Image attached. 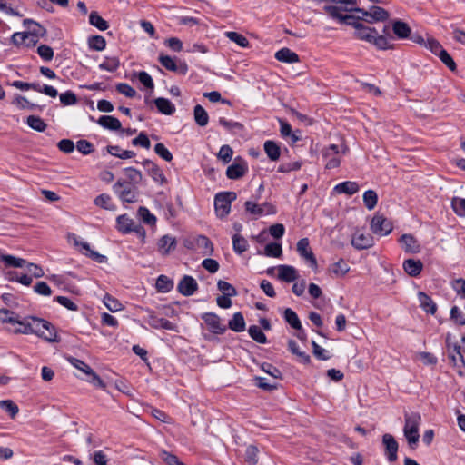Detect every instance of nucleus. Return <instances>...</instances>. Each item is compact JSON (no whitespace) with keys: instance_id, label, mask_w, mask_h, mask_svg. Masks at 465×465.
I'll list each match as a JSON object with an SVG mask.
<instances>
[{"instance_id":"42","label":"nucleus","mask_w":465,"mask_h":465,"mask_svg":"<svg viewBox=\"0 0 465 465\" xmlns=\"http://www.w3.org/2000/svg\"><path fill=\"white\" fill-rule=\"evenodd\" d=\"M248 247V242L244 237L239 233H235L232 236V249L235 253L242 254L247 251Z\"/></svg>"},{"instance_id":"37","label":"nucleus","mask_w":465,"mask_h":465,"mask_svg":"<svg viewBox=\"0 0 465 465\" xmlns=\"http://www.w3.org/2000/svg\"><path fill=\"white\" fill-rule=\"evenodd\" d=\"M12 104L16 105L19 109H27V110H31V111H34L36 109L42 111L44 108V106L37 105V104L31 103L30 101L27 100L26 97L20 95V94L15 95Z\"/></svg>"},{"instance_id":"29","label":"nucleus","mask_w":465,"mask_h":465,"mask_svg":"<svg viewBox=\"0 0 465 465\" xmlns=\"http://www.w3.org/2000/svg\"><path fill=\"white\" fill-rule=\"evenodd\" d=\"M75 244L78 246H81L82 250H84L85 252H84V255L91 258L92 260L99 262V263H104L107 262V257L105 255L100 254L99 252L92 250L90 248V244L86 242H75Z\"/></svg>"},{"instance_id":"16","label":"nucleus","mask_w":465,"mask_h":465,"mask_svg":"<svg viewBox=\"0 0 465 465\" xmlns=\"http://www.w3.org/2000/svg\"><path fill=\"white\" fill-rule=\"evenodd\" d=\"M297 252L299 255L305 259L312 267L317 266V260L313 254L308 238H302L297 242Z\"/></svg>"},{"instance_id":"53","label":"nucleus","mask_w":465,"mask_h":465,"mask_svg":"<svg viewBox=\"0 0 465 465\" xmlns=\"http://www.w3.org/2000/svg\"><path fill=\"white\" fill-rule=\"evenodd\" d=\"M120 66V61L117 57H106L105 60L99 64V68L104 71L114 73Z\"/></svg>"},{"instance_id":"60","label":"nucleus","mask_w":465,"mask_h":465,"mask_svg":"<svg viewBox=\"0 0 465 465\" xmlns=\"http://www.w3.org/2000/svg\"><path fill=\"white\" fill-rule=\"evenodd\" d=\"M0 407L5 412H7L12 418H14L18 413V406L14 403L11 400H3L0 401Z\"/></svg>"},{"instance_id":"27","label":"nucleus","mask_w":465,"mask_h":465,"mask_svg":"<svg viewBox=\"0 0 465 465\" xmlns=\"http://www.w3.org/2000/svg\"><path fill=\"white\" fill-rule=\"evenodd\" d=\"M360 187L356 182L345 181L336 184L333 188L337 193H345L347 195H353L359 191Z\"/></svg>"},{"instance_id":"58","label":"nucleus","mask_w":465,"mask_h":465,"mask_svg":"<svg viewBox=\"0 0 465 465\" xmlns=\"http://www.w3.org/2000/svg\"><path fill=\"white\" fill-rule=\"evenodd\" d=\"M258 449L253 445L247 447L244 455V460L248 465H256L258 462Z\"/></svg>"},{"instance_id":"38","label":"nucleus","mask_w":465,"mask_h":465,"mask_svg":"<svg viewBox=\"0 0 465 465\" xmlns=\"http://www.w3.org/2000/svg\"><path fill=\"white\" fill-rule=\"evenodd\" d=\"M349 270L350 267L343 259H340L329 267V272L335 277H343Z\"/></svg>"},{"instance_id":"23","label":"nucleus","mask_w":465,"mask_h":465,"mask_svg":"<svg viewBox=\"0 0 465 465\" xmlns=\"http://www.w3.org/2000/svg\"><path fill=\"white\" fill-rule=\"evenodd\" d=\"M176 239L171 235H163L158 241V251L162 255H167L176 247Z\"/></svg>"},{"instance_id":"64","label":"nucleus","mask_w":465,"mask_h":465,"mask_svg":"<svg viewBox=\"0 0 465 465\" xmlns=\"http://www.w3.org/2000/svg\"><path fill=\"white\" fill-rule=\"evenodd\" d=\"M160 458L167 464V465H184L178 457L174 454L168 452L167 450H161Z\"/></svg>"},{"instance_id":"17","label":"nucleus","mask_w":465,"mask_h":465,"mask_svg":"<svg viewBox=\"0 0 465 465\" xmlns=\"http://www.w3.org/2000/svg\"><path fill=\"white\" fill-rule=\"evenodd\" d=\"M399 242L406 253L416 254L420 252V244L419 243L418 240L411 233L402 234L399 239Z\"/></svg>"},{"instance_id":"61","label":"nucleus","mask_w":465,"mask_h":465,"mask_svg":"<svg viewBox=\"0 0 465 465\" xmlns=\"http://www.w3.org/2000/svg\"><path fill=\"white\" fill-rule=\"evenodd\" d=\"M450 319L457 325H460V326L465 325V314L458 306H453L451 308V310H450Z\"/></svg>"},{"instance_id":"18","label":"nucleus","mask_w":465,"mask_h":465,"mask_svg":"<svg viewBox=\"0 0 465 465\" xmlns=\"http://www.w3.org/2000/svg\"><path fill=\"white\" fill-rule=\"evenodd\" d=\"M177 290L183 296H191L198 290V283L193 277L184 275L179 282Z\"/></svg>"},{"instance_id":"21","label":"nucleus","mask_w":465,"mask_h":465,"mask_svg":"<svg viewBox=\"0 0 465 465\" xmlns=\"http://www.w3.org/2000/svg\"><path fill=\"white\" fill-rule=\"evenodd\" d=\"M418 300L420 302V307L425 312L430 313L431 315H434L436 313L438 307L430 296H429L427 293L423 292H419Z\"/></svg>"},{"instance_id":"34","label":"nucleus","mask_w":465,"mask_h":465,"mask_svg":"<svg viewBox=\"0 0 465 465\" xmlns=\"http://www.w3.org/2000/svg\"><path fill=\"white\" fill-rule=\"evenodd\" d=\"M245 321L241 312H235L228 322V328L235 332H242L245 330Z\"/></svg>"},{"instance_id":"9","label":"nucleus","mask_w":465,"mask_h":465,"mask_svg":"<svg viewBox=\"0 0 465 465\" xmlns=\"http://www.w3.org/2000/svg\"><path fill=\"white\" fill-rule=\"evenodd\" d=\"M201 319L213 334L222 335L227 330V326L222 323L221 318L214 312H204L201 315Z\"/></svg>"},{"instance_id":"4","label":"nucleus","mask_w":465,"mask_h":465,"mask_svg":"<svg viewBox=\"0 0 465 465\" xmlns=\"http://www.w3.org/2000/svg\"><path fill=\"white\" fill-rule=\"evenodd\" d=\"M113 191L124 203H134L138 201V187L125 183L123 178L118 179L113 185Z\"/></svg>"},{"instance_id":"62","label":"nucleus","mask_w":465,"mask_h":465,"mask_svg":"<svg viewBox=\"0 0 465 465\" xmlns=\"http://www.w3.org/2000/svg\"><path fill=\"white\" fill-rule=\"evenodd\" d=\"M154 152L166 162H171L173 160L172 153L162 143H158L154 145Z\"/></svg>"},{"instance_id":"57","label":"nucleus","mask_w":465,"mask_h":465,"mask_svg":"<svg viewBox=\"0 0 465 465\" xmlns=\"http://www.w3.org/2000/svg\"><path fill=\"white\" fill-rule=\"evenodd\" d=\"M282 253V244L270 242L265 245L264 254L268 257H280Z\"/></svg>"},{"instance_id":"20","label":"nucleus","mask_w":465,"mask_h":465,"mask_svg":"<svg viewBox=\"0 0 465 465\" xmlns=\"http://www.w3.org/2000/svg\"><path fill=\"white\" fill-rule=\"evenodd\" d=\"M351 245L357 250H365L373 245V238L369 233H356L352 237Z\"/></svg>"},{"instance_id":"12","label":"nucleus","mask_w":465,"mask_h":465,"mask_svg":"<svg viewBox=\"0 0 465 465\" xmlns=\"http://www.w3.org/2000/svg\"><path fill=\"white\" fill-rule=\"evenodd\" d=\"M248 171V165L245 160L236 157L234 162L227 167L226 176L232 180H238L245 175Z\"/></svg>"},{"instance_id":"26","label":"nucleus","mask_w":465,"mask_h":465,"mask_svg":"<svg viewBox=\"0 0 465 465\" xmlns=\"http://www.w3.org/2000/svg\"><path fill=\"white\" fill-rule=\"evenodd\" d=\"M275 59L279 62L293 64L300 61L299 55L287 47H283L275 53Z\"/></svg>"},{"instance_id":"1","label":"nucleus","mask_w":465,"mask_h":465,"mask_svg":"<svg viewBox=\"0 0 465 465\" xmlns=\"http://www.w3.org/2000/svg\"><path fill=\"white\" fill-rule=\"evenodd\" d=\"M403 434L411 449L415 450L418 446L420 434L419 428L421 422V416L419 412L405 413Z\"/></svg>"},{"instance_id":"43","label":"nucleus","mask_w":465,"mask_h":465,"mask_svg":"<svg viewBox=\"0 0 465 465\" xmlns=\"http://www.w3.org/2000/svg\"><path fill=\"white\" fill-rule=\"evenodd\" d=\"M283 318L287 323L291 325L294 330L302 329L301 321L297 315V313L291 308H287L284 310Z\"/></svg>"},{"instance_id":"39","label":"nucleus","mask_w":465,"mask_h":465,"mask_svg":"<svg viewBox=\"0 0 465 465\" xmlns=\"http://www.w3.org/2000/svg\"><path fill=\"white\" fill-rule=\"evenodd\" d=\"M193 117L195 123L201 126L204 127L208 124L209 115L206 110L200 104H197L193 108Z\"/></svg>"},{"instance_id":"31","label":"nucleus","mask_w":465,"mask_h":465,"mask_svg":"<svg viewBox=\"0 0 465 465\" xmlns=\"http://www.w3.org/2000/svg\"><path fill=\"white\" fill-rule=\"evenodd\" d=\"M124 173L126 177L125 179H124V181L125 183H131L138 187V185L141 183L143 180V174L141 171L134 167H127L124 169Z\"/></svg>"},{"instance_id":"36","label":"nucleus","mask_w":465,"mask_h":465,"mask_svg":"<svg viewBox=\"0 0 465 465\" xmlns=\"http://www.w3.org/2000/svg\"><path fill=\"white\" fill-rule=\"evenodd\" d=\"M263 149L271 161L274 162L279 160L281 155V149L274 141L267 140L263 144Z\"/></svg>"},{"instance_id":"5","label":"nucleus","mask_w":465,"mask_h":465,"mask_svg":"<svg viewBox=\"0 0 465 465\" xmlns=\"http://www.w3.org/2000/svg\"><path fill=\"white\" fill-rule=\"evenodd\" d=\"M237 198L234 192H220L214 196V210L217 217L223 219L231 212V205Z\"/></svg>"},{"instance_id":"63","label":"nucleus","mask_w":465,"mask_h":465,"mask_svg":"<svg viewBox=\"0 0 465 465\" xmlns=\"http://www.w3.org/2000/svg\"><path fill=\"white\" fill-rule=\"evenodd\" d=\"M451 206L453 208L454 213L460 216H465V199L455 197L452 199Z\"/></svg>"},{"instance_id":"8","label":"nucleus","mask_w":465,"mask_h":465,"mask_svg":"<svg viewBox=\"0 0 465 465\" xmlns=\"http://www.w3.org/2000/svg\"><path fill=\"white\" fill-rule=\"evenodd\" d=\"M371 230L374 234L386 236L393 229L391 222L382 214L376 213L371 221Z\"/></svg>"},{"instance_id":"51","label":"nucleus","mask_w":465,"mask_h":465,"mask_svg":"<svg viewBox=\"0 0 465 465\" xmlns=\"http://www.w3.org/2000/svg\"><path fill=\"white\" fill-rule=\"evenodd\" d=\"M378 203V194L374 190H367L363 193V203L368 210H373Z\"/></svg>"},{"instance_id":"33","label":"nucleus","mask_w":465,"mask_h":465,"mask_svg":"<svg viewBox=\"0 0 465 465\" xmlns=\"http://www.w3.org/2000/svg\"><path fill=\"white\" fill-rule=\"evenodd\" d=\"M289 351L299 358V361L303 364L311 363V357L305 351L300 350L299 345L294 340H289L288 341Z\"/></svg>"},{"instance_id":"56","label":"nucleus","mask_w":465,"mask_h":465,"mask_svg":"<svg viewBox=\"0 0 465 465\" xmlns=\"http://www.w3.org/2000/svg\"><path fill=\"white\" fill-rule=\"evenodd\" d=\"M217 288L225 296L233 297L237 295L236 289L225 281L219 280L217 282Z\"/></svg>"},{"instance_id":"54","label":"nucleus","mask_w":465,"mask_h":465,"mask_svg":"<svg viewBox=\"0 0 465 465\" xmlns=\"http://www.w3.org/2000/svg\"><path fill=\"white\" fill-rule=\"evenodd\" d=\"M225 35L232 42L237 44L241 47H248L250 43L248 39L242 34H239L234 31H228L225 33Z\"/></svg>"},{"instance_id":"35","label":"nucleus","mask_w":465,"mask_h":465,"mask_svg":"<svg viewBox=\"0 0 465 465\" xmlns=\"http://www.w3.org/2000/svg\"><path fill=\"white\" fill-rule=\"evenodd\" d=\"M117 222V229L122 233L131 232L132 230H135L134 228V222L131 219L127 214L119 215L116 219Z\"/></svg>"},{"instance_id":"52","label":"nucleus","mask_w":465,"mask_h":465,"mask_svg":"<svg viewBox=\"0 0 465 465\" xmlns=\"http://www.w3.org/2000/svg\"><path fill=\"white\" fill-rule=\"evenodd\" d=\"M94 203L105 210H114L115 208L112 202V198L107 193H101L94 199Z\"/></svg>"},{"instance_id":"19","label":"nucleus","mask_w":465,"mask_h":465,"mask_svg":"<svg viewBox=\"0 0 465 465\" xmlns=\"http://www.w3.org/2000/svg\"><path fill=\"white\" fill-rule=\"evenodd\" d=\"M376 31L377 30L375 28L367 26V25H363L362 23L357 24V25H355L354 36L357 39H360L361 41H365V42H368L371 44L374 35L376 34Z\"/></svg>"},{"instance_id":"7","label":"nucleus","mask_w":465,"mask_h":465,"mask_svg":"<svg viewBox=\"0 0 465 465\" xmlns=\"http://www.w3.org/2000/svg\"><path fill=\"white\" fill-rule=\"evenodd\" d=\"M447 348L449 351V361L450 363H451L456 370V372L460 376L465 375V360L463 357V354L461 353L460 346L457 343L450 345V343H447Z\"/></svg>"},{"instance_id":"28","label":"nucleus","mask_w":465,"mask_h":465,"mask_svg":"<svg viewBox=\"0 0 465 465\" xmlns=\"http://www.w3.org/2000/svg\"><path fill=\"white\" fill-rule=\"evenodd\" d=\"M97 123L102 127L111 131H119L122 129L121 122L112 115H102L97 120Z\"/></svg>"},{"instance_id":"59","label":"nucleus","mask_w":465,"mask_h":465,"mask_svg":"<svg viewBox=\"0 0 465 465\" xmlns=\"http://www.w3.org/2000/svg\"><path fill=\"white\" fill-rule=\"evenodd\" d=\"M138 214L146 224L155 225L157 219L146 207H140L138 209Z\"/></svg>"},{"instance_id":"24","label":"nucleus","mask_w":465,"mask_h":465,"mask_svg":"<svg viewBox=\"0 0 465 465\" xmlns=\"http://www.w3.org/2000/svg\"><path fill=\"white\" fill-rule=\"evenodd\" d=\"M403 269L408 275L417 277L423 269V263L420 260L407 259L403 262Z\"/></svg>"},{"instance_id":"32","label":"nucleus","mask_w":465,"mask_h":465,"mask_svg":"<svg viewBox=\"0 0 465 465\" xmlns=\"http://www.w3.org/2000/svg\"><path fill=\"white\" fill-rule=\"evenodd\" d=\"M24 25L29 30V32L26 33L36 38L44 36L46 33V29L45 27L32 19H25Z\"/></svg>"},{"instance_id":"22","label":"nucleus","mask_w":465,"mask_h":465,"mask_svg":"<svg viewBox=\"0 0 465 465\" xmlns=\"http://www.w3.org/2000/svg\"><path fill=\"white\" fill-rule=\"evenodd\" d=\"M391 30L399 39H406L411 35V27L409 25L400 19L394 20L391 24Z\"/></svg>"},{"instance_id":"55","label":"nucleus","mask_w":465,"mask_h":465,"mask_svg":"<svg viewBox=\"0 0 465 465\" xmlns=\"http://www.w3.org/2000/svg\"><path fill=\"white\" fill-rule=\"evenodd\" d=\"M104 304L112 312H115L123 309L122 303L116 298L111 296L110 294L104 295Z\"/></svg>"},{"instance_id":"50","label":"nucleus","mask_w":465,"mask_h":465,"mask_svg":"<svg viewBox=\"0 0 465 465\" xmlns=\"http://www.w3.org/2000/svg\"><path fill=\"white\" fill-rule=\"evenodd\" d=\"M26 124L29 127L37 132H44L47 127L45 122L39 116L35 115H29L26 119Z\"/></svg>"},{"instance_id":"11","label":"nucleus","mask_w":465,"mask_h":465,"mask_svg":"<svg viewBox=\"0 0 465 465\" xmlns=\"http://www.w3.org/2000/svg\"><path fill=\"white\" fill-rule=\"evenodd\" d=\"M188 249H196L203 255H212L213 252V244L205 235H198L192 242L185 245Z\"/></svg>"},{"instance_id":"3","label":"nucleus","mask_w":465,"mask_h":465,"mask_svg":"<svg viewBox=\"0 0 465 465\" xmlns=\"http://www.w3.org/2000/svg\"><path fill=\"white\" fill-rule=\"evenodd\" d=\"M323 9L331 18L338 20L341 24L352 25L354 28L357 24H361V20H362V15L356 16L346 13L347 11H355V8L350 7L343 9L336 5H325Z\"/></svg>"},{"instance_id":"25","label":"nucleus","mask_w":465,"mask_h":465,"mask_svg":"<svg viewBox=\"0 0 465 465\" xmlns=\"http://www.w3.org/2000/svg\"><path fill=\"white\" fill-rule=\"evenodd\" d=\"M278 278L286 282H294L298 278L296 269L291 265L278 266Z\"/></svg>"},{"instance_id":"10","label":"nucleus","mask_w":465,"mask_h":465,"mask_svg":"<svg viewBox=\"0 0 465 465\" xmlns=\"http://www.w3.org/2000/svg\"><path fill=\"white\" fill-rule=\"evenodd\" d=\"M158 61L166 70L185 75L188 72V65L185 62L176 63V59L169 55L161 54Z\"/></svg>"},{"instance_id":"13","label":"nucleus","mask_w":465,"mask_h":465,"mask_svg":"<svg viewBox=\"0 0 465 465\" xmlns=\"http://www.w3.org/2000/svg\"><path fill=\"white\" fill-rule=\"evenodd\" d=\"M338 154L339 147L336 144H331L322 150V157L325 161L326 169L331 170L340 166L341 160Z\"/></svg>"},{"instance_id":"2","label":"nucleus","mask_w":465,"mask_h":465,"mask_svg":"<svg viewBox=\"0 0 465 465\" xmlns=\"http://www.w3.org/2000/svg\"><path fill=\"white\" fill-rule=\"evenodd\" d=\"M32 334H35L48 341H57V333L54 326L42 318L35 316H27Z\"/></svg>"},{"instance_id":"45","label":"nucleus","mask_w":465,"mask_h":465,"mask_svg":"<svg viewBox=\"0 0 465 465\" xmlns=\"http://www.w3.org/2000/svg\"><path fill=\"white\" fill-rule=\"evenodd\" d=\"M88 46L91 50L103 51L106 47V40L102 35H92L88 38Z\"/></svg>"},{"instance_id":"14","label":"nucleus","mask_w":465,"mask_h":465,"mask_svg":"<svg viewBox=\"0 0 465 465\" xmlns=\"http://www.w3.org/2000/svg\"><path fill=\"white\" fill-rule=\"evenodd\" d=\"M382 444L384 446V455L390 462H394L398 459L399 444L395 438L390 434L385 433L382 436Z\"/></svg>"},{"instance_id":"48","label":"nucleus","mask_w":465,"mask_h":465,"mask_svg":"<svg viewBox=\"0 0 465 465\" xmlns=\"http://www.w3.org/2000/svg\"><path fill=\"white\" fill-rule=\"evenodd\" d=\"M173 287V282L166 275H160L156 281V288L158 292L165 293L170 292Z\"/></svg>"},{"instance_id":"40","label":"nucleus","mask_w":465,"mask_h":465,"mask_svg":"<svg viewBox=\"0 0 465 465\" xmlns=\"http://www.w3.org/2000/svg\"><path fill=\"white\" fill-rule=\"evenodd\" d=\"M106 150L111 155L124 160L133 158L136 155L134 151L123 150L118 145H108Z\"/></svg>"},{"instance_id":"46","label":"nucleus","mask_w":465,"mask_h":465,"mask_svg":"<svg viewBox=\"0 0 465 465\" xmlns=\"http://www.w3.org/2000/svg\"><path fill=\"white\" fill-rule=\"evenodd\" d=\"M1 260L5 262L6 267L12 268H22L27 263L25 260L9 254L1 255Z\"/></svg>"},{"instance_id":"47","label":"nucleus","mask_w":465,"mask_h":465,"mask_svg":"<svg viewBox=\"0 0 465 465\" xmlns=\"http://www.w3.org/2000/svg\"><path fill=\"white\" fill-rule=\"evenodd\" d=\"M390 41L391 40L387 36L380 35L376 31L371 44L380 50H388L392 48V45H391Z\"/></svg>"},{"instance_id":"49","label":"nucleus","mask_w":465,"mask_h":465,"mask_svg":"<svg viewBox=\"0 0 465 465\" xmlns=\"http://www.w3.org/2000/svg\"><path fill=\"white\" fill-rule=\"evenodd\" d=\"M249 335L251 338L258 343H267V337L257 325H251L248 329Z\"/></svg>"},{"instance_id":"41","label":"nucleus","mask_w":465,"mask_h":465,"mask_svg":"<svg viewBox=\"0 0 465 465\" xmlns=\"http://www.w3.org/2000/svg\"><path fill=\"white\" fill-rule=\"evenodd\" d=\"M30 90H34L35 92L44 94L52 98L56 97L58 94V92L54 87L47 84L41 85L39 83L36 82L30 83Z\"/></svg>"},{"instance_id":"6","label":"nucleus","mask_w":465,"mask_h":465,"mask_svg":"<svg viewBox=\"0 0 465 465\" xmlns=\"http://www.w3.org/2000/svg\"><path fill=\"white\" fill-rule=\"evenodd\" d=\"M355 12L362 15V20L369 24L384 22L390 17L388 11L377 5L371 6L369 10H365L364 8H355Z\"/></svg>"},{"instance_id":"44","label":"nucleus","mask_w":465,"mask_h":465,"mask_svg":"<svg viewBox=\"0 0 465 465\" xmlns=\"http://www.w3.org/2000/svg\"><path fill=\"white\" fill-rule=\"evenodd\" d=\"M89 23L101 31H104L109 27V24L96 11H93L89 15Z\"/></svg>"},{"instance_id":"30","label":"nucleus","mask_w":465,"mask_h":465,"mask_svg":"<svg viewBox=\"0 0 465 465\" xmlns=\"http://www.w3.org/2000/svg\"><path fill=\"white\" fill-rule=\"evenodd\" d=\"M157 110L165 115H172L175 113V105L167 98L158 97L154 99Z\"/></svg>"},{"instance_id":"15","label":"nucleus","mask_w":465,"mask_h":465,"mask_svg":"<svg viewBox=\"0 0 465 465\" xmlns=\"http://www.w3.org/2000/svg\"><path fill=\"white\" fill-rule=\"evenodd\" d=\"M143 166L146 169L147 173L151 178L160 185H163L167 183V179L162 171V169L149 159H145L142 162Z\"/></svg>"}]
</instances>
